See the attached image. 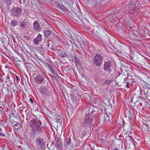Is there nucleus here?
Instances as JSON below:
<instances>
[{
  "instance_id": "obj_8",
  "label": "nucleus",
  "mask_w": 150,
  "mask_h": 150,
  "mask_svg": "<svg viewBox=\"0 0 150 150\" xmlns=\"http://www.w3.org/2000/svg\"><path fill=\"white\" fill-rule=\"evenodd\" d=\"M37 147L40 149H43L44 147V142L42 138H38L36 141Z\"/></svg>"
},
{
  "instance_id": "obj_41",
  "label": "nucleus",
  "mask_w": 150,
  "mask_h": 150,
  "mask_svg": "<svg viewBox=\"0 0 150 150\" xmlns=\"http://www.w3.org/2000/svg\"><path fill=\"white\" fill-rule=\"evenodd\" d=\"M145 126L146 127V128H147V127H146V125H145Z\"/></svg>"
},
{
  "instance_id": "obj_6",
  "label": "nucleus",
  "mask_w": 150,
  "mask_h": 150,
  "mask_svg": "<svg viewBox=\"0 0 150 150\" xmlns=\"http://www.w3.org/2000/svg\"><path fill=\"white\" fill-rule=\"evenodd\" d=\"M22 9L19 7L13 8L11 10L12 13L11 15L14 16H16L18 17H19L20 14L22 11Z\"/></svg>"
},
{
  "instance_id": "obj_38",
  "label": "nucleus",
  "mask_w": 150,
  "mask_h": 150,
  "mask_svg": "<svg viewBox=\"0 0 150 150\" xmlns=\"http://www.w3.org/2000/svg\"><path fill=\"white\" fill-rule=\"evenodd\" d=\"M142 131H144V129L143 127V126L142 127Z\"/></svg>"
},
{
  "instance_id": "obj_24",
  "label": "nucleus",
  "mask_w": 150,
  "mask_h": 150,
  "mask_svg": "<svg viewBox=\"0 0 150 150\" xmlns=\"http://www.w3.org/2000/svg\"><path fill=\"white\" fill-rule=\"evenodd\" d=\"M26 26V25L24 24V23H23L22 22H21L20 23V27L22 28H25Z\"/></svg>"
},
{
  "instance_id": "obj_33",
  "label": "nucleus",
  "mask_w": 150,
  "mask_h": 150,
  "mask_svg": "<svg viewBox=\"0 0 150 150\" xmlns=\"http://www.w3.org/2000/svg\"><path fill=\"white\" fill-rule=\"evenodd\" d=\"M30 101L32 104H33V100L32 98H30Z\"/></svg>"
},
{
  "instance_id": "obj_32",
  "label": "nucleus",
  "mask_w": 150,
  "mask_h": 150,
  "mask_svg": "<svg viewBox=\"0 0 150 150\" xmlns=\"http://www.w3.org/2000/svg\"><path fill=\"white\" fill-rule=\"evenodd\" d=\"M126 86L128 88H129V82H127L126 83Z\"/></svg>"
},
{
  "instance_id": "obj_15",
  "label": "nucleus",
  "mask_w": 150,
  "mask_h": 150,
  "mask_svg": "<svg viewBox=\"0 0 150 150\" xmlns=\"http://www.w3.org/2000/svg\"><path fill=\"white\" fill-rule=\"evenodd\" d=\"M55 141L56 144L58 146H60L62 144L61 140L59 137L56 138L55 139Z\"/></svg>"
},
{
  "instance_id": "obj_10",
  "label": "nucleus",
  "mask_w": 150,
  "mask_h": 150,
  "mask_svg": "<svg viewBox=\"0 0 150 150\" xmlns=\"http://www.w3.org/2000/svg\"><path fill=\"white\" fill-rule=\"evenodd\" d=\"M141 95L143 96H146L148 94L149 91L150 89L147 87H144L143 86L140 87Z\"/></svg>"
},
{
  "instance_id": "obj_35",
  "label": "nucleus",
  "mask_w": 150,
  "mask_h": 150,
  "mask_svg": "<svg viewBox=\"0 0 150 150\" xmlns=\"http://www.w3.org/2000/svg\"><path fill=\"white\" fill-rule=\"evenodd\" d=\"M0 136L4 137L5 135L4 134L0 132Z\"/></svg>"
},
{
  "instance_id": "obj_12",
  "label": "nucleus",
  "mask_w": 150,
  "mask_h": 150,
  "mask_svg": "<svg viewBox=\"0 0 150 150\" xmlns=\"http://www.w3.org/2000/svg\"><path fill=\"white\" fill-rule=\"evenodd\" d=\"M58 55L61 57H64L66 55V54L64 51L59 49L57 52Z\"/></svg>"
},
{
  "instance_id": "obj_20",
  "label": "nucleus",
  "mask_w": 150,
  "mask_h": 150,
  "mask_svg": "<svg viewBox=\"0 0 150 150\" xmlns=\"http://www.w3.org/2000/svg\"><path fill=\"white\" fill-rule=\"evenodd\" d=\"M21 125L19 123H17L15 124L14 125V127L15 129L16 130H18V129L20 128L21 127Z\"/></svg>"
},
{
  "instance_id": "obj_13",
  "label": "nucleus",
  "mask_w": 150,
  "mask_h": 150,
  "mask_svg": "<svg viewBox=\"0 0 150 150\" xmlns=\"http://www.w3.org/2000/svg\"><path fill=\"white\" fill-rule=\"evenodd\" d=\"M117 79L120 82L124 83L125 81V76L123 75L118 76L117 77Z\"/></svg>"
},
{
  "instance_id": "obj_23",
  "label": "nucleus",
  "mask_w": 150,
  "mask_h": 150,
  "mask_svg": "<svg viewBox=\"0 0 150 150\" xmlns=\"http://www.w3.org/2000/svg\"><path fill=\"white\" fill-rule=\"evenodd\" d=\"M104 121L105 122H109V117L107 115L104 116Z\"/></svg>"
},
{
  "instance_id": "obj_40",
  "label": "nucleus",
  "mask_w": 150,
  "mask_h": 150,
  "mask_svg": "<svg viewBox=\"0 0 150 150\" xmlns=\"http://www.w3.org/2000/svg\"><path fill=\"white\" fill-rule=\"evenodd\" d=\"M55 4H56V3L58 4L57 2H55Z\"/></svg>"
},
{
  "instance_id": "obj_19",
  "label": "nucleus",
  "mask_w": 150,
  "mask_h": 150,
  "mask_svg": "<svg viewBox=\"0 0 150 150\" xmlns=\"http://www.w3.org/2000/svg\"><path fill=\"white\" fill-rule=\"evenodd\" d=\"M71 142V138L69 137L67 138L65 141L64 145L67 146V145L69 144Z\"/></svg>"
},
{
  "instance_id": "obj_22",
  "label": "nucleus",
  "mask_w": 150,
  "mask_h": 150,
  "mask_svg": "<svg viewBox=\"0 0 150 150\" xmlns=\"http://www.w3.org/2000/svg\"><path fill=\"white\" fill-rule=\"evenodd\" d=\"M129 114L130 116H129V118L130 119L131 117H132L134 115V111L133 110L129 111Z\"/></svg>"
},
{
  "instance_id": "obj_16",
  "label": "nucleus",
  "mask_w": 150,
  "mask_h": 150,
  "mask_svg": "<svg viewBox=\"0 0 150 150\" xmlns=\"http://www.w3.org/2000/svg\"><path fill=\"white\" fill-rule=\"evenodd\" d=\"M53 75L54 77L57 80H58L59 79V76L57 74L56 71L55 70L54 71H53L52 72Z\"/></svg>"
},
{
  "instance_id": "obj_27",
  "label": "nucleus",
  "mask_w": 150,
  "mask_h": 150,
  "mask_svg": "<svg viewBox=\"0 0 150 150\" xmlns=\"http://www.w3.org/2000/svg\"><path fill=\"white\" fill-rule=\"evenodd\" d=\"M134 141L133 140H128V142L129 143V144H130L131 145L133 146L134 145Z\"/></svg>"
},
{
  "instance_id": "obj_29",
  "label": "nucleus",
  "mask_w": 150,
  "mask_h": 150,
  "mask_svg": "<svg viewBox=\"0 0 150 150\" xmlns=\"http://www.w3.org/2000/svg\"><path fill=\"white\" fill-rule=\"evenodd\" d=\"M99 1V0H93L92 2L94 4L96 5L98 3Z\"/></svg>"
},
{
  "instance_id": "obj_3",
  "label": "nucleus",
  "mask_w": 150,
  "mask_h": 150,
  "mask_svg": "<svg viewBox=\"0 0 150 150\" xmlns=\"http://www.w3.org/2000/svg\"><path fill=\"white\" fill-rule=\"evenodd\" d=\"M102 59L103 57L101 55L97 54L93 57V63L96 66H100L102 63Z\"/></svg>"
},
{
  "instance_id": "obj_7",
  "label": "nucleus",
  "mask_w": 150,
  "mask_h": 150,
  "mask_svg": "<svg viewBox=\"0 0 150 150\" xmlns=\"http://www.w3.org/2000/svg\"><path fill=\"white\" fill-rule=\"evenodd\" d=\"M40 92L42 95L45 96L49 95V91L46 86H42L40 88Z\"/></svg>"
},
{
  "instance_id": "obj_14",
  "label": "nucleus",
  "mask_w": 150,
  "mask_h": 150,
  "mask_svg": "<svg viewBox=\"0 0 150 150\" xmlns=\"http://www.w3.org/2000/svg\"><path fill=\"white\" fill-rule=\"evenodd\" d=\"M56 120L60 123H62L63 120V119L61 115H58L56 117Z\"/></svg>"
},
{
  "instance_id": "obj_17",
  "label": "nucleus",
  "mask_w": 150,
  "mask_h": 150,
  "mask_svg": "<svg viewBox=\"0 0 150 150\" xmlns=\"http://www.w3.org/2000/svg\"><path fill=\"white\" fill-rule=\"evenodd\" d=\"M43 33L46 37H48L50 35H51V32L49 30H45L43 32Z\"/></svg>"
},
{
  "instance_id": "obj_1",
  "label": "nucleus",
  "mask_w": 150,
  "mask_h": 150,
  "mask_svg": "<svg viewBox=\"0 0 150 150\" xmlns=\"http://www.w3.org/2000/svg\"><path fill=\"white\" fill-rule=\"evenodd\" d=\"M30 125L31 129L30 134V138L32 139H35L37 134L41 135L44 133V131L42 129L41 126L38 124L37 121L34 119L31 120L30 122Z\"/></svg>"
},
{
  "instance_id": "obj_11",
  "label": "nucleus",
  "mask_w": 150,
  "mask_h": 150,
  "mask_svg": "<svg viewBox=\"0 0 150 150\" xmlns=\"http://www.w3.org/2000/svg\"><path fill=\"white\" fill-rule=\"evenodd\" d=\"M33 28L36 31H40L41 29L39 23L37 21H35L33 23Z\"/></svg>"
},
{
  "instance_id": "obj_28",
  "label": "nucleus",
  "mask_w": 150,
  "mask_h": 150,
  "mask_svg": "<svg viewBox=\"0 0 150 150\" xmlns=\"http://www.w3.org/2000/svg\"><path fill=\"white\" fill-rule=\"evenodd\" d=\"M110 81H105L103 84L105 85V84H107L109 85L110 83Z\"/></svg>"
},
{
  "instance_id": "obj_2",
  "label": "nucleus",
  "mask_w": 150,
  "mask_h": 150,
  "mask_svg": "<svg viewBox=\"0 0 150 150\" xmlns=\"http://www.w3.org/2000/svg\"><path fill=\"white\" fill-rule=\"evenodd\" d=\"M93 112L92 111L91 112V114H87L85 116L83 121V127H88L93 121L94 116L91 115Z\"/></svg>"
},
{
  "instance_id": "obj_34",
  "label": "nucleus",
  "mask_w": 150,
  "mask_h": 150,
  "mask_svg": "<svg viewBox=\"0 0 150 150\" xmlns=\"http://www.w3.org/2000/svg\"><path fill=\"white\" fill-rule=\"evenodd\" d=\"M4 106H1L0 107V110L1 111H2L3 110V107Z\"/></svg>"
},
{
  "instance_id": "obj_5",
  "label": "nucleus",
  "mask_w": 150,
  "mask_h": 150,
  "mask_svg": "<svg viewBox=\"0 0 150 150\" xmlns=\"http://www.w3.org/2000/svg\"><path fill=\"white\" fill-rule=\"evenodd\" d=\"M35 81L38 84L43 83L44 84H47L48 82L46 81L45 77L41 76H36L35 78Z\"/></svg>"
},
{
  "instance_id": "obj_36",
  "label": "nucleus",
  "mask_w": 150,
  "mask_h": 150,
  "mask_svg": "<svg viewBox=\"0 0 150 150\" xmlns=\"http://www.w3.org/2000/svg\"><path fill=\"white\" fill-rule=\"evenodd\" d=\"M111 150H119L118 149L116 148H113L111 149Z\"/></svg>"
},
{
  "instance_id": "obj_25",
  "label": "nucleus",
  "mask_w": 150,
  "mask_h": 150,
  "mask_svg": "<svg viewBox=\"0 0 150 150\" xmlns=\"http://www.w3.org/2000/svg\"><path fill=\"white\" fill-rule=\"evenodd\" d=\"M59 8L63 11H66L67 8L63 6H60L59 5Z\"/></svg>"
},
{
  "instance_id": "obj_31",
  "label": "nucleus",
  "mask_w": 150,
  "mask_h": 150,
  "mask_svg": "<svg viewBox=\"0 0 150 150\" xmlns=\"http://www.w3.org/2000/svg\"><path fill=\"white\" fill-rule=\"evenodd\" d=\"M16 80H17V81L18 82V83L19 82V80H20L19 77V76H17L16 75Z\"/></svg>"
},
{
  "instance_id": "obj_21",
  "label": "nucleus",
  "mask_w": 150,
  "mask_h": 150,
  "mask_svg": "<svg viewBox=\"0 0 150 150\" xmlns=\"http://www.w3.org/2000/svg\"><path fill=\"white\" fill-rule=\"evenodd\" d=\"M13 77L12 76H11V77H10L9 76H8L6 77V82H7V81H10L11 82L13 79Z\"/></svg>"
},
{
  "instance_id": "obj_37",
  "label": "nucleus",
  "mask_w": 150,
  "mask_h": 150,
  "mask_svg": "<svg viewBox=\"0 0 150 150\" xmlns=\"http://www.w3.org/2000/svg\"><path fill=\"white\" fill-rule=\"evenodd\" d=\"M1 82H2L3 81H4V80L3 79H2V78H1Z\"/></svg>"
},
{
  "instance_id": "obj_26",
  "label": "nucleus",
  "mask_w": 150,
  "mask_h": 150,
  "mask_svg": "<svg viewBox=\"0 0 150 150\" xmlns=\"http://www.w3.org/2000/svg\"><path fill=\"white\" fill-rule=\"evenodd\" d=\"M73 58L75 62H77V63L79 62V60L78 57H76V56H74L73 57Z\"/></svg>"
},
{
  "instance_id": "obj_9",
  "label": "nucleus",
  "mask_w": 150,
  "mask_h": 150,
  "mask_svg": "<svg viewBox=\"0 0 150 150\" xmlns=\"http://www.w3.org/2000/svg\"><path fill=\"white\" fill-rule=\"evenodd\" d=\"M42 35L39 34L38 35L37 37L34 39L33 40V43L35 45H37L40 44L42 41Z\"/></svg>"
},
{
  "instance_id": "obj_4",
  "label": "nucleus",
  "mask_w": 150,
  "mask_h": 150,
  "mask_svg": "<svg viewBox=\"0 0 150 150\" xmlns=\"http://www.w3.org/2000/svg\"><path fill=\"white\" fill-rule=\"evenodd\" d=\"M113 66L110 61H108L105 62L103 69L104 71L108 74H110L111 69H110Z\"/></svg>"
},
{
  "instance_id": "obj_30",
  "label": "nucleus",
  "mask_w": 150,
  "mask_h": 150,
  "mask_svg": "<svg viewBox=\"0 0 150 150\" xmlns=\"http://www.w3.org/2000/svg\"><path fill=\"white\" fill-rule=\"evenodd\" d=\"M49 68L51 72L54 71V70H55V69L52 67L51 66H49Z\"/></svg>"
},
{
  "instance_id": "obj_39",
  "label": "nucleus",
  "mask_w": 150,
  "mask_h": 150,
  "mask_svg": "<svg viewBox=\"0 0 150 150\" xmlns=\"http://www.w3.org/2000/svg\"><path fill=\"white\" fill-rule=\"evenodd\" d=\"M128 147H129V148H130V144H129V145L128 146Z\"/></svg>"
},
{
  "instance_id": "obj_18",
  "label": "nucleus",
  "mask_w": 150,
  "mask_h": 150,
  "mask_svg": "<svg viewBox=\"0 0 150 150\" xmlns=\"http://www.w3.org/2000/svg\"><path fill=\"white\" fill-rule=\"evenodd\" d=\"M18 23V21L16 20H13L11 22V24L13 27L17 25Z\"/></svg>"
}]
</instances>
